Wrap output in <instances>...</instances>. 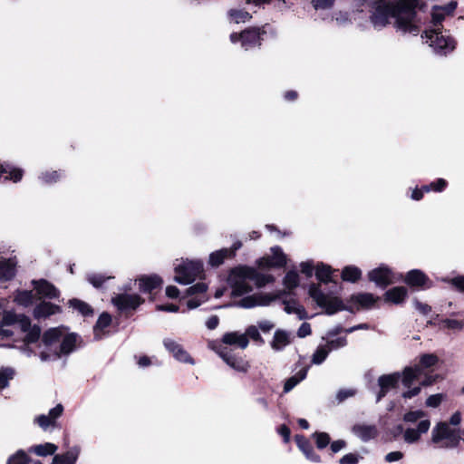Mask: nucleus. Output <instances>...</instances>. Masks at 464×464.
<instances>
[{
  "label": "nucleus",
  "instance_id": "obj_26",
  "mask_svg": "<svg viewBox=\"0 0 464 464\" xmlns=\"http://www.w3.org/2000/svg\"><path fill=\"white\" fill-rule=\"evenodd\" d=\"M59 311L60 307L58 305L47 302H43L34 308V315L37 319L46 318L52 314L58 313Z\"/></svg>",
  "mask_w": 464,
  "mask_h": 464
},
{
  "label": "nucleus",
  "instance_id": "obj_22",
  "mask_svg": "<svg viewBox=\"0 0 464 464\" xmlns=\"http://www.w3.org/2000/svg\"><path fill=\"white\" fill-rule=\"evenodd\" d=\"M377 300L378 298L370 293L353 295L350 299V301L356 306L357 309H368L373 306Z\"/></svg>",
  "mask_w": 464,
  "mask_h": 464
},
{
  "label": "nucleus",
  "instance_id": "obj_31",
  "mask_svg": "<svg viewBox=\"0 0 464 464\" xmlns=\"http://www.w3.org/2000/svg\"><path fill=\"white\" fill-rule=\"evenodd\" d=\"M407 295V289L403 286H396L385 293V300L393 304L401 303Z\"/></svg>",
  "mask_w": 464,
  "mask_h": 464
},
{
  "label": "nucleus",
  "instance_id": "obj_15",
  "mask_svg": "<svg viewBox=\"0 0 464 464\" xmlns=\"http://www.w3.org/2000/svg\"><path fill=\"white\" fill-rule=\"evenodd\" d=\"M241 247V243L237 242L233 244L230 248H223L215 252H212L209 255L208 264L211 266L217 267L223 264L226 258L233 257L236 254V251Z\"/></svg>",
  "mask_w": 464,
  "mask_h": 464
},
{
  "label": "nucleus",
  "instance_id": "obj_46",
  "mask_svg": "<svg viewBox=\"0 0 464 464\" xmlns=\"http://www.w3.org/2000/svg\"><path fill=\"white\" fill-rule=\"evenodd\" d=\"M111 322V317L109 314L103 313L100 315L98 318V321L96 323V325L94 327L95 334L98 336V331L102 330L110 325Z\"/></svg>",
  "mask_w": 464,
  "mask_h": 464
},
{
  "label": "nucleus",
  "instance_id": "obj_21",
  "mask_svg": "<svg viewBox=\"0 0 464 464\" xmlns=\"http://www.w3.org/2000/svg\"><path fill=\"white\" fill-rule=\"evenodd\" d=\"M353 432L362 441H369L378 435V430L374 425L356 424L353 428Z\"/></svg>",
  "mask_w": 464,
  "mask_h": 464
},
{
  "label": "nucleus",
  "instance_id": "obj_5",
  "mask_svg": "<svg viewBox=\"0 0 464 464\" xmlns=\"http://www.w3.org/2000/svg\"><path fill=\"white\" fill-rule=\"evenodd\" d=\"M5 324H12L13 329H19L25 333L24 343H35L41 334V329L37 325H31L30 319L24 314H16L11 312L5 313Z\"/></svg>",
  "mask_w": 464,
  "mask_h": 464
},
{
  "label": "nucleus",
  "instance_id": "obj_18",
  "mask_svg": "<svg viewBox=\"0 0 464 464\" xmlns=\"http://www.w3.org/2000/svg\"><path fill=\"white\" fill-rule=\"evenodd\" d=\"M32 284L34 285V290L40 298L46 297L53 299L59 295V291L56 287L44 279L33 280Z\"/></svg>",
  "mask_w": 464,
  "mask_h": 464
},
{
  "label": "nucleus",
  "instance_id": "obj_48",
  "mask_svg": "<svg viewBox=\"0 0 464 464\" xmlns=\"http://www.w3.org/2000/svg\"><path fill=\"white\" fill-rule=\"evenodd\" d=\"M246 335V338H251L252 340L256 342H259L261 343H264V339L261 337L258 327L255 325H250L246 328V333L244 334Z\"/></svg>",
  "mask_w": 464,
  "mask_h": 464
},
{
  "label": "nucleus",
  "instance_id": "obj_9",
  "mask_svg": "<svg viewBox=\"0 0 464 464\" xmlns=\"http://www.w3.org/2000/svg\"><path fill=\"white\" fill-rule=\"evenodd\" d=\"M207 289L208 286L204 283H198L187 289V295L193 296L187 302L189 309L197 308L208 300L206 297Z\"/></svg>",
  "mask_w": 464,
  "mask_h": 464
},
{
  "label": "nucleus",
  "instance_id": "obj_59",
  "mask_svg": "<svg viewBox=\"0 0 464 464\" xmlns=\"http://www.w3.org/2000/svg\"><path fill=\"white\" fill-rule=\"evenodd\" d=\"M311 333V325L308 323H303L297 331V335L300 338H304L310 335Z\"/></svg>",
  "mask_w": 464,
  "mask_h": 464
},
{
  "label": "nucleus",
  "instance_id": "obj_29",
  "mask_svg": "<svg viewBox=\"0 0 464 464\" xmlns=\"http://www.w3.org/2000/svg\"><path fill=\"white\" fill-rule=\"evenodd\" d=\"M405 281L411 286H421L428 282V277L420 270L413 269L408 272Z\"/></svg>",
  "mask_w": 464,
  "mask_h": 464
},
{
  "label": "nucleus",
  "instance_id": "obj_41",
  "mask_svg": "<svg viewBox=\"0 0 464 464\" xmlns=\"http://www.w3.org/2000/svg\"><path fill=\"white\" fill-rule=\"evenodd\" d=\"M71 307L78 310L82 315H89L92 314L91 306L78 299H72L69 302Z\"/></svg>",
  "mask_w": 464,
  "mask_h": 464
},
{
  "label": "nucleus",
  "instance_id": "obj_25",
  "mask_svg": "<svg viewBox=\"0 0 464 464\" xmlns=\"http://www.w3.org/2000/svg\"><path fill=\"white\" fill-rule=\"evenodd\" d=\"M162 280L156 275L144 276L139 278L140 291L144 293L151 292L153 289L160 286Z\"/></svg>",
  "mask_w": 464,
  "mask_h": 464
},
{
  "label": "nucleus",
  "instance_id": "obj_37",
  "mask_svg": "<svg viewBox=\"0 0 464 464\" xmlns=\"http://www.w3.org/2000/svg\"><path fill=\"white\" fill-rule=\"evenodd\" d=\"M332 273H333V270L329 266L321 264V265H318L316 267L315 276L320 281H322L324 283H327V282L332 281V279H331Z\"/></svg>",
  "mask_w": 464,
  "mask_h": 464
},
{
  "label": "nucleus",
  "instance_id": "obj_52",
  "mask_svg": "<svg viewBox=\"0 0 464 464\" xmlns=\"http://www.w3.org/2000/svg\"><path fill=\"white\" fill-rule=\"evenodd\" d=\"M316 440V445L319 449L325 448L330 442V437L325 432H315L314 435Z\"/></svg>",
  "mask_w": 464,
  "mask_h": 464
},
{
  "label": "nucleus",
  "instance_id": "obj_24",
  "mask_svg": "<svg viewBox=\"0 0 464 464\" xmlns=\"http://www.w3.org/2000/svg\"><path fill=\"white\" fill-rule=\"evenodd\" d=\"M218 353L220 357L227 362V364H228L231 368L235 369L236 371L243 372L247 371L249 365L242 358H237L225 351H219Z\"/></svg>",
  "mask_w": 464,
  "mask_h": 464
},
{
  "label": "nucleus",
  "instance_id": "obj_1",
  "mask_svg": "<svg viewBox=\"0 0 464 464\" xmlns=\"http://www.w3.org/2000/svg\"><path fill=\"white\" fill-rule=\"evenodd\" d=\"M418 5V0H381L376 3L372 22L382 28L392 18L397 30L415 35L419 33L415 12Z\"/></svg>",
  "mask_w": 464,
  "mask_h": 464
},
{
  "label": "nucleus",
  "instance_id": "obj_55",
  "mask_svg": "<svg viewBox=\"0 0 464 464\" xmlns=\"http://www.w3.org/2000/svg\"><path fill=\"white\" fill-rule=\"evenodd\" d=\"M443 398L444 396L441 393L430 395L426 400V405L428 407L436 408L441 403Z\"/></svg>",
  "mask_w": 464,
  "mask_h": 464
},
{
  "label": "nucleus",
  "instance_id": "obj_8",
  "mask_svg": "<svg viewBox=\"0 0 464 464\" xmlns=\"http://www.w3.org/2000/svg\"><path fill=\"white\" fill-rule=\"evenodd\" d=\"M230 40L232 43H236L240 40L242 47L248 50L260 44L261 32L258 28L247 29L240 34H232L230 35Z\"/></svg>",
  "mask_w": 464,
  "mask_h": 464
},
{
  "label": "nucleus",
  "instance_id": "obj_13",
  "mask_svg": "<svg viewBox=\"0 0 464 464\" xmlns=\"http://www.w3.org/2000/svg\"><path fill=\"white\" fill-rule=\"evenodd\" d=\"M430 428V421L428 419L421 420L417 428H408L404 430L403 440L408 444H413L420 440L422 434L428 432Z\"/></svg>",
  "mask_w": 464,
  "mask_h": 464
},
{
  "label": "nucleus",
  "instance_id": "obj_43",
  "mask_svg": "<svg viewBox=\"0 0 464 464\" xmlns=\"http://www.w3.org/2000/svg\"><path fill=\"white\" fill-rule=\"evenodd\" d=\"M299 448L309 460L313 462L320 461V457L314 451L313 448L306 440H304L303 443H299Z\"/></svg>",
  "mask_w": 464,
  "mask_h": 464
},
{
  "label": "nucleus",
  "instance_id": "obj_11",
  "mask_svg": "<svg viewBox=\"0 0 464 464\" xmlns=\"http://www.w3.org/2000/svg\"><path fill=\"white\" fill-rule=\"evenodd\" d=\"M63 406L62 404H57L54 408L49 411L48 414L37 416L34 419V423L44 430H46L51 427L53 428L56 425V420L63 414Z\"/></svg>",
  "mask_w": 464,
  "mask_h": 464
},
{
  "label": "nucleus",
  "instance_id": "obj_27",
  "mask_svg": "<svg viewBox=\"0 0 464 464\" xmlns=\"http://www.w3.org/2000/svg\"><path fill=\"white\" fill-rule=\"evenodd\" d=\"M15 262L13 259L0 261V278L5 281L11 280L15 275Z\"/></svg>",
  "mask_w": 464,
  "mask_h": 464
},
{
  "label": "nucleus",
  "instance_id": "obj_36",
  "mask_svg": "<svg viewBox=\"0 0 464 464\" xmlns=\"http://www.w3.org/2000/svg\"><path fill=\"white\" fill-rule=\"evenodd\" d=\"M77 458V452L68 451L63 455H55L52 464H75Z\"/></svg>",
  "mask_w": 464,
  "mask_h": 464
},
{
  "label": "nucleus",
  "instance_id": "obj_42",
  "mask_svg": "<svg viewBox=\"0 0 464 464\" xmlns=\"http://www.w3.org/2000/svg\"><path fill=\"white\" fill-rule=\"evenodd\" d=\"M329 353L330 352L325 344L318 346L313 354L312 362L314 364H321L326 359Z\"/></svg>",
  "mask_w": 464,
  "mask_h": 464
},
{
  "label": "nucleus",
  "instance_id": "obj_12",
  "mask_svg": "<svg viewBox=\"0 0 464 464\" xmlns=\"http://www.w3.org/2000/svg\"><path fill=\"white\" fill-rule=\"evenodd\" d=\"M272 256L259 259L258 266L261 268L281 267L286 264V256L278 246L271 248Z\"/></svg>",
  "mask_w": 464,
  "mask_h": 464
},
{
  "label": "nucleus",
  "instance_id": "obj_3",
  "mask_svg": "<svg viewBox=\"0 0 464 464\" xmlns=\"http://www.w3.org/2000/svg\"><path fill=\"white\" fill-rule=\"evenodd\" d=\"M461 440L459 429H452L446 421L438 422L431 430L430 441L438 448H456Z\"/></svg>",
  "mask_w": 464,
  "mask_h": 464
},
{
  "label": "nucleus",
  "instance_id": "obj_60",
  "mask_svg": "<svg viewBox=\"0 0 464 464\" xmlns=\"http://www.w3.org/2000/svg\"><path fill=\"white\" fill-rule=\"evenodd\" d=\"M355 394V391L353 389L340 390L337 392L336 398L339 401H343L349 397H353Z\"/></svg>",
  "mask_w": 464,
  "mask_h": 464
},
{
  "label": "nucleus",
  "instance_id": "obj_62",
  "mask_svg": "<svg viewBox=\"0 0 464 464\" xmlns=\"http://www.w3.org/2000/svg\"><path fill=\"white\" fill-rule=\"evenodd\" d=\"M275 327V324L268 320L260 321L258 323V328L263 333H268Z\"/></svg>",
  "mask_w": 464,
  "mask_h": 464
},
{
  "label": "nucleus",
  "instance_id": "obj_33",
  "mask_svg": "<svg viewBox=\"0 0 464 464\" xmlns=\"http://www.w3.org/2000/svg\"><path fill=\"white\" fill-rule=\"evenodd\" d=\"M57 450V446L53 443L46 442L44 444H39L33 446L29 449V452H34L37 456L46 457L53 455Z\"/></svg>",
  "mask_w": 464,
  "mask_h": 464
},
{
  "label": "nucleus",
  "instance_id": "obj_10",
  "mask_svg": "<svg viewBox=\"0 0 464 464\" xmlns=\"http://www.w3.org/2000/svg\"><path fill=\"white\" fill-rule=\"evenodd\" d=\"M112 304L121 311L135 310L143 299L138 295L120 294L112 297Z\"/></svg>",
  "mask_w": 464,
  "mask_h": 464
},
{
  "label": "nucleus",
  "instance_id": "obj_7",
  "mask_svg": "<svg viewBox=\"0 0 464 464\" xmlns=\"http://www.w3.org/2000/svg\"><path fill=\"white\" fill-rule=\"evenodd\" d=\"M425 37L426 42L430 44V46L438 50H453L455 48L454 41L450 37H445L439 32V28H434L430 31H426Z\"/></svg>",
  "mask_w": 464,
  "mask_h": 464
},
{
  "label": "nucleus",
  "instance_id": "obj_47",
  "mask_svg": "<svg viewBox=\"0 0 464 464\" xmlns=\"http://www.w3.org/2000/svg\"><path fill=\"white\" fill-rule=\"evenodd\" d=\"M424 417H426V413L423 411H411L404 414L403 420L414 423L419 420H421Z\"/></svg>",
  "mask_w": 464,
  "mask_h": 464
},
{
  "label": "nucleus",
  "instance_id": "obj_50",
  "mask_svg": "<svg viewBox=\"0 0 464 464\" xmlns=\"http://www.w3.org/2000/svg\"><path fill=\"white\" fill-rule=\"evenodd\" d=\"M442 324L446 328L454 331H461L464 327L463 322L456 319H445Z\"/></svg>",
  "mask_w": 464,
  "mask_h": 464
},
{
  "label": "nucleus",
  "instance_id": "obj_64",
  "mask_svg": "<svg viewBox=\"0 0 464 464\" xmlns=\"http://www.w3.org/2000/svg\"><path fill=\"white\" fill-rule=\"evenodd\" d=\"M298 382L299 380H297V376H293L289 378L285 383L284 391L285 392H290Z\"/></svg>",
  "mask_w": 464,
  "mask_h": 464
},
{
  "label": "nucleus",
  "instance_id": "obj_63",
  "mask_svg": "<svg viewBox=\"0 0 464 464\" xmlns=\"http://www.w3.org/2000/svg\"><path fill=\"white\" fill-rule=\"evenodd\" d=\"M414 306L422 314H428L431 310V307L429 304H422L417 300L414 301Z\"/></svg>",
  "mask_w": 464,
  "mask_h": 464
},
{
  "label": "nucleus",
  "instance_id": "obj_51",
  "mask_svg": "<svg viewBox=\"0 0 464 464\" xmlns=\"http://www.w3.org/2000/svg\"><path fill=\"white\" fill-rule=\"evenodd\" d=\"M420 365L424 368H429L435 365L438 362V357L435 354H423L420 357Z\"/></svg>",
  "mask_w": 464,
  "mask_h": 464
},
{
  "label": "nucleus",
  "instance_id": "obj_34",
  "mask_svg": "<svg viewBox=\"0 0 464 464\" xmlns=\"http://www.w3.org/2000/svg\"><path fill=\"white\" fill-rule=\"evenodd\" d=\"M64 335L62 328H52L44 333L43 341L46 346H52Z\"/></svg>",
  "mask_w": 464,
  "mask_h": 464
},
{
  "label": "nucleus",
  "instance_id": "obj_45",
  "mask_svg": "<svg viewBox=\"0 0 464 464\" xmlns=\"http://www.w3.org/2000/svg\"><path fill=\"white\" fill-rule=\"evenodd\" d=\"M299 276L296 272L291 271L286 274L284 279V284L286 288L293 289L298 285Z\"/></svg>",
  "mask_w": 464,
  "mask_h": 464
},
{
  "label": "nucleus",
  "instance_id": "obj_4",
  "mask_svg": "<svg viewBox=\"0 0 464 464\" xmlns=\"http://www.w3.org/2000/svg\"><path fill=\"white\" fill-rule=\"evenodd\" d=\"M175 265L174 280L181 285H188L203 275V264L200 261L183 260Z\"/></svg>",
  "mask_w": 464,
  "mask_h": 464
},
{
  "label": "nucleus",
  "instance_id": "obj_32",
  "mask_svg": "<svg viewBox=\"0 0 464 464\" xmlns=\"http://www.w3.org/2000/svg\"><path fill=\"white\" fill-rule=\"evenodd\" d=\"M421 374L420 366L406 367L402 372L401 382L405 387H410L411 383Z\"/></svg>",
  "mask_w": 464,
  "mask_h": 464
},
{
  "label": "nucleus",
  "instance_id": "obj_44",
  "mask_svg": "<svg viewBox=\"0 0 464 464\" xmlns=\"http://www.w3.org/2000/svg\"><path fill=\"white\" fill-rule=\"evenodd\" d=\"M14 372L11 368H4L0 371V389L8 386L9 381L13 379Z\"/></svg>",
  "mask_w": 464,
  "mask_h": 464
},
{
  "label": "nucleus",
  "instance_id": "obj_40",
  "mask_svg": "<svg viewBox=\"0 0 464 464\" xmlns=\"http://www.w3.org/2000/svg\"><path fill=\"white\" fill-rule=\"evenodd\" d=\"M34 295L32 291H21L18 292L14 297V301L23 305L29 306L33 304Z\"/></svg>",
  "mask_w": 464,
  "mask_h": 464
},
{
  "label": "nucleus",
  "instance_id": "obj_58",
  "mask_svg": "<svg viewBox=\"0 0 464 464\" xmlns=\"http://www.w3.org/2000/svg\"><path fill=\"white\" fill-rule=\"evenodd\" d=\"M312 3L315 9H327L333 5L334 0H313Z\"/></svg>",
  "mask_w": 464,
  "mask_h": 464
},
{
  "label": "nucleus",
  "instance_id": "obj_17",
  "mask_svg": "<svg viewBox=\"0 0 464 464\" xmlns=\"http://www.w3.org/2000/svg\"><path fill=\"white\" fill-rule=\"evenodd\" d=\"M276 296L268 294L253 295L241 299L237 305L243 308H252L256 305H268Z\"/></svg>",
  "mask_w": 464,
  "mask_h": 464
},
{
  "label": "nucleus",
  "instance_id": "obj_6",
  "mask_svg": "<svg viewBox=\"0 0 464 464\" xmlns=\"http://www.w3.org/2000/svg\"><path fill=\"white\" fill-rule=\"evenodd\" d=\"M309 295L319 306L325 309L328 314L345 309L343 302L338 297L324 294L315 285L310 286Z\"/></svg>",
  "mask_w": 464,
  "mask_h": 464
},
{
  "label": "nucleus",
  "instance_id": "obj_49",
  "mask_svg": "<svg viewBox=\"0 0 464 464\" xmlns=\"http://www.w3.org/2000/svg\"><path fill=\"white\" fill-rule=\"evenodd\" d=\"M347 344V340L345 337H339L334 340H330L326 343L325 346L331 352L332 350H336L342 347H344Z\"/></svg>",
  "mask_w": 464,
  "mask_h": 464
},
{
  "label": "nucleus",
  "instance_id": "obj_54",
  "mask_svg": "<svg viewBox=\"0 0 464 464\" xmlns=\"http://www.w3.org/2000/svg\"><path fill=\"white\" fill-rule=\"evenodd\" d=\"M12 324H5V314H4L2 321L0 323V336L1 337H10L13 334Z\"/></svg>",
  "mask_w": 464,
  "mask_h": 464
},
{
  "label": "nucleus",
  "instance_id": "obj_38",
  "mask_svg": "<svg viewBox=\"0 0 464 464\" xmlns=\"http://www.w3.org/2000/svg\"><path fill=\"white\" fill-rule=\"evenodd\" d=\"M228 14L231 20L236 24L246 23L251 18L248 12L240 9H231Z\"/></svg>",
  "mask_w": 464,
  "mask_h": 464
},
{
  "label": "nucleus",
  "instance_id": "obj_14",
  "mask_svg": "<svg viewBox=\"0 0 464 464\" xmlns=\"http://www.w3.org/2000/svg\"><path fill=\"white\" fill-rule=\"evenodd\" d=\"M369 280L374 282L377 285L385 287L394 282L393 275L386 266H380L369 272Z\"/></svg>",
  "mask_w": 464,
  "mask_h": 464
},
{
  "label": "nucleus",
  "instance_id": "obj_39",
  "mask_svg": "<svg viewBox=\"0 0 464 464\" xmlns=\"http://www.w3.org/2000/svg\"><path fill=\"white\" fill-rule=\"evenodd\" d=\"M30 460L28 455L23 450H19L9 457L6 464H30Z\"/></svg>",
  "mask_w": 464,
  "mask_h": 464
},
{
  "label": "nucleus",
  "instance_id": "obj_16",
  "mask_svg": "<svg viewBox=\"0 0 464 464\" xmlns=\"http://www.w3.org/2000/svg\"><path fill=\"white\" fill-rule=\"evenodd\" d=\"M401 379L399 372H393L391 374L382 375L378 379V384L380 386V392L377 395V401H379L386 393L396 387Z\"/></svg>",
  "mask_w": 464,
  "mask_h": 464
},
{
  "label": "nucleus",
  "instance_id": "obj_61",
  "mask_svg": "<svg viewBox=\"0 0 464 464\" xmlns=\"http://www.w3.org/2000/svg\"><path fill=\"white\" fill-rule=\"evenodd\" d=\"M403 458V453L401 451H392L385 456L387 462L399 461Z\"/></svg>",
  "mask_w": 464,
  "mask_h": 464
},
{
  "label": "nucleus",
  "instance_id": "obj_19",
  "mask_svg": "<svg viewBox=\"0 0 464 464\" xmlns=\"http://www.w3.org/2000/svg\"><path fill=\"white\" fill-rule=\"evenodd\" d=\"M164 346L179 362L193 363V360L184 348L172 339H165Z\"/></svg>",
  "mask_w": 464,
  "mask_h": 464
},
{
  "label": "nucleus",
  "instance_id": "obj_57",
  "mask_svg": "<svg viewBox=\"0 0 464 464\" xmlns=\"http://www.w3.org/2000/svg\"><path fill=\"white\" fill-rule=\"evenodd\" d=\"M446 187V181L443 179H439L437 182L431 183L430 186L423 187V189L428 192L432 188L437 191H441Z\"/></svg>",
  "mask_w": 464,
  "mask_h": 464
},
{
  "label": "nucleus",
  "instance_id": "obj_23",
  "mask_svg": "<svg viewBox=\"0 0 464 464\" xmlns=\"http://www.w3.org/2000/svg\"><path fill=\"white\" fill-rule=\"evenodd\" d=\"M222 341L228 345H237L241 349H246L248 345V339L244 334L238 332H230L223 335Z\"/></svg>",
  "mask_w": 464,
  "mask_h": 464
},
{
  "label": "nucleus",
  "instance_id": "obj_20",
  "mask_svg": "<svg viewBox=\"0 0 464 464\" xmlns=\"http://www.w3.org/2000/svg\"><path fill=\"white\" fill-rule=\"evenodd\" d=\"M457 6L456 2H450L443 6H434L431 13V22L434 28H439V25L443 21L446 15L451 14Z\"/></svg>",
  "mask_w": 464,
  "mask_h": 464
},
{
  "label": "nucleus",
  "instance_id": "obj_28",
  "mask_svg": "<svg viewBox=\"0 0 464 464\" xmlns=\"http://www.w3.org/2000/svg\"><path fill=\"white\" fill-rule=\"evenodd\" d=\"M290 343V335L283 330H276L274 334L271 346L276 351H281Z\"/></svg>",
  "mask_w": 464,
  "mask_h": 464
},
{
  "label": "nucleus",
  "instance_id": "obj_2",
  "mask_svg": "<svg viewBox=\"0 0 464 464\" xmlns=\"http://www.w3.org/2000/svg\"><path fill=\"white\" fill-rule=\"evenodd\" d=\"M274 280L272 276L259 274L256 269L240 266L233 269L228 276L232 295L239 296L253 290V285L262 287Z\"/></svg>",
  "mask_w": 464,
  "mask_h": 464
},
{
  "label": "nucleus",
  "instance_id": "obj_35",
  "mask_svg": "<svg viewBox=\"0 0 464 464\" xmlns=\"http://www.w3.org/2000/svg\"><path fill=\"white\" fill-rule=\"evenodd\" d=\"M362 276V271L353 266H345L342 272V278L344 281L356 282Z\"/></svg>",
  "mask_w": 464,
  "mask_h": 464
},
{
  "label": "nucleus",
  "instance_id": "obj_56",
  "mask_svg": "<svg viewBox=\"0 0 464 464\" xmlns=\"http://www.w3.org/2000/svg\"><path fill=\"white\" fill-rule=\"evenodd\" d=\"M111 278V276L104 277L102 275H92L89 276V282L96 288L100 287L102 284L106 280Z\"/></svg>",
  "mask_w": 464,
  "mask_h": 464
},
{
  "label": "nucleus",
  "instance_id": "obj_53",
  "mask_svg": "<svg viewBox=\"0 0 464 464\" xmlns=\"http://www.w3.org/2000/svg\"><path fill=\"white\" fill-rule=\"evenodd\" d=\"M361 459H362V457H361L358 454L348 453L340 459L339 463L340 464H358Z\"/></svg>",
  "mask_w": 464,
  "mask_h": 464
},
{
  "label": "nucleus",
  "instance_id": "obj_30",
  "mask_svg": "<svg viewBox=\"0 0 464 464\" xmlns=\"http://www.w3.org/2000/svg\"><path fill=\"white\" fill-rule=\"evenodd\" d=\"M75 343H76V335L75 334H70L64 335L63 338L62 343L60 345L59 351L57 349H55L53 351L54 355L56 357H59L61 353L66 354V353H71L73 350Z\"/></svg>",
  "mask_w": 464,
  "mask_h": 464
}]
</instances>
